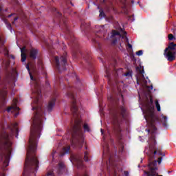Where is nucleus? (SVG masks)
Listing matches in <instances>:
<instances>
[{"instance_id": "f257e3e1", "label": "nucleus", "mask_w": 176, "mask_h": 176, "mask_svg": "<svg viewBox=\"0 0 176 176\" xmlns=\"http://www.w3.org/2000/svg\"><path fill=\"white\" fill-rule=\"evenodd\" d=\"M39 97L36 96L32 105V111H34V116L32 118V123L30 129V136L29 138V146L27 149L26 159L25 161L24 175H36V171L39 168V160L35 155L38 146V140L41 138V133L43 129V119L45 112L42 106L39 104Z\"/></svg>"}, {"instance_id": "f03ea898", "label": "nucleus", "mask_w": 176, "mask_h": 176, "mask_svg": "<svg viewBox=\"0 0 176 176\" xmlns=\"http://www.w3.org/2000/svg\"><path fill=\"white\" fill-rule=\"evenodd\" d=\"M67 97L72 100L71 111L73 115V120H72V128L69 134L72 135V146L76 149H81L85 142V138L83 137V129H82V120L79 117V111L78 104H76V99L74 92L69 91L67 94Z\"/></svg>"}, {"instance_id": "7ed1b4c3", "label": "nucleus", "mask_w": 176, "mask_h": 176, "mask_svg": "<svg viewBox=\"0 0 176 176\" xmlns=\"http://www.w3.org/2000/svg\"><path fill=\"white\" fill-rule=\"evenodd\" d=\"M52 12H56V17H57L59 20L60 27L61 30L67 34L69 36V39L70 42L72 43V47H74V50L73 52V57L74 58H78V57H82L84 60L89 64V65H91V55L90 54L89 52H82L81 51H76L78 49V42L75 40V36H74V34L69 28L68 27V24L67 23V18L65 16H63V14L60 13V12L57 11V8L52 7L51 9Z\"/></svg>"}, {"instance_id": "20e7f679", "label": "nucleus", "mask_w": 176, "mask_h": 176, "mask_svg": "<svg viewBox=\"0 0 176 176\" xmlns=\"http://www.w3.org/2000/svg\"><path fill=\"white\" fill-rule=\"evenodd\" d=\"M108 100L111 104V109L110 113L111 115V124L113 125L114 131L117 133L122 132V128H120V120L122 119H126L127 115V109L124 106L119 105V98L113 97L110 95L107 97Z\"/></svg>"}, {"instance_id": "39448f33", "label": "nucleus", "mask_w": 176, "mask_h": 176, "mask_svg": "<svg viewBox=\"0 0 176 176\" xmlns=\"http://www.w3.org/2000/svg\"><path fill=\"white\" fill-rule=\"evenodd\" d=\"M146 110L143 111L144 118H148L150 123L154 129H156L153 122L159 120V116L155 113V106L153 105V98L150 96V100L145 105Z\"/></svg>"}, {"instance_id": "423d86ee", "label": "nucleus", "mask_w": 176, "mask_h": 176, "mask_svg": "<svg viewBox=\"0 0 176 176\" xmlns=\"http://www.w3.org/2000/svg\"><path fill=\"white\" fill-rule=\"evenodd\" d=\"M10 85L9 78L2 80L0 77V112L5 111V105H6V96L8 94V87Z\"/></svg>"}, {"instance_id": "0eeeda50", "label": "nucleus", "mask_w": 176, "mask_h": 176, "mask_svg": "<svg viewBox=\"0 0 176 176\" xmlns=\"http://www.w3.org/2000/svg\"><path fill=\"white\" fill-rule=\"evenodd\" d=\"M85 149L86 151L83 153H78L75 155H72V159L78 168H82L83 167V160L85 162H90V153H89L87 146H85Z\"/></svg>"}, {"instance_id": "6e6552de", "label": "nucleus", "mask_w": 176, "mask_h": 176, "mask_svg": "<svg viewBox=\"0 0 176 176\" xmlns=\"http://www.w3.org/2000/svg\"><path fill=\"white\" fill-rule=\"evenodd\" d=\"M146 119V121L147 124H148L150 129H146V131L148 133H151V136L150 138L151 141H152V137H155V133H156V130H157V128H156V123H159V122L161 121V123H162L164 127H167V116L162 115L160 118L157 120H155L153 123L154 124V127H155V129H153V126H152V124H151V121L149 119H148V117H144Z\"/></svg>"}, {"instance_id": "1a4fd4ad", "label": "nucleus", "mask_w": 176, "mask_h": 176, "mask_svg": "<svg viewBox=\"0 0 176 176\" xmlns=\"http://www.w3.org/2000/svg\"><path fill=\"white\" fill-rule=\"evenodd\" d=\"M67 52L63 53V56L60 58L58 56H55L54 59V64L56 69L58 70V72H63V71L67 70Z\"/></svg>"}, {"instance_id": "9d476101", "label": "nucleus", "mask_w": 176, "mask_h": 176, "mask_svg": "<svg viewBox=\"0 0 176 176\" xmlns=\"http://www.w3.org/2000/svg\"><path fill=\"white\" fill-rule=\"evenodd\" d=\"M151 140L153 143L149 144V151L151 153V154L148 155L149 160H152L157 153H158V155H163L162 148L156 147V136H152Z\"/></svg>"}, {"instance_id": "9b49d317", "label": "nucleus", "mask_w": 176, "mask_h": 176, "mask_svg": "<svg viewBox=\"0 0 176 176\" xmlns=\"http://www.w3.org/2000/svg\"><path fill=\"white\" fill-rule=\"evenodd\" d=\"M6 12H8V9L3 10L2 5L0 4V17H1L2 20L4 21L5 24L7 26V28L10 30V31H12V24L8 22V20H6V19L7 17H12V16H16V13H12L8 15L6 14Z\"/></svg>"}, {"instance_id": "f8f14e48", "label": "nucleus", "mask_w": 176, "mask_h": 176, "mask_svg": "<svg viewBox=\"0 0 176 176\" xmlns=\"http://www.w3.org/2000/svg\"><path fill=\"white\" fill-rule=\"evenodd\" d=\"M148 170V171L144 172L146 176H163L162 175H159V173L156 172L157 171L156 161L149 162Z\"/></svg>"}, {"instance_id": "ddd939ff", "label": "nucleus", "mask_w": 176, "mask_h": 176, "mask_svg": "<svg viewBox=\"0 0 176 176\" xmlns=\"http://www.w3.org/2000/svg\"><path fill=\"white\" fill-rule=\"evenodd\" d=\"M7 112H11V113H14V117L17 118L19 116L20 112V108L17 107V99L14 98L12 100V106L8 107L6 109Z\"/></svg>"}, {"instance_id": "4468645a", "label": "nucleus", "mask_w": 176, "mask_h": 176, "mask_svg": "<svg viewBox=\"0 0 176 176\" xmlns=\"http://www.w3.org/2000/svg\"><path fill=\"white\" fill-rule=\"evenodd\" d=\"M106 75L104 76L108 79V83L110 86H112V79L114 77L115 79L118 78V70L115 69L113 72L107 67H105Z\"/></svg>"}, {"instance_id": "2eb2a0df", "label": "nucleus", "mask_w": 176, "mask_h": 176, "mask_svg": "<svg viewBox=\"0 0 176 176\" xmlns=\"http://www.w3.org/2000/svg\"><path fill=\"white\" fill-rule=\"evenodd\" d=\"M176 51L164 52V56L167 58L168 61H174L175 60Z\"/></svg>"}, {"instance_id": "dca6fc26", "label": "nucleus", "mask_w": 176, "mask_h": 176, "mask_svg": "<svg viewBox=\"0 0 176 176\" xmlns=\"http://www.w3.org/2000/svg\"><path fill=\"white\" fill-rule=\"evenodd\" d=\"M56 97H57V94L54 92V96L49 102L47 107L48 112H52V111H53V108H54V105H56Z\"/></svg>"}, {"instance_id": "f3484780", "label": "nucleus", "mask_w": 176, "mask_h": 176, "mask_svg": "<svg viewBox=\"0 0 176 176\" xmlns=\"http://www.w3.org/2000/svg\"><path fill=\"white\" fill-rule=\"evenodd\" d=\"M65 172V164L63 162H59L56 166V173L58 175H62Z\"/></svg>"}, {"instance_id": "a211bd4d", "label": "nucleus", "mask_w": 176, "mask_h": 176, "mask_svg": "<svg viewBox=\"0 0 176 176\" xmlns=\"http://www.w3.org/2000/svg\"><path fill=\"white\" fill-rule=\"evenodd\" d=\"M116 36H118V38H116ZM111 38H113V41L111 42L112 45H116L119 41V38H120V33L116 30H113Z\"/></svg>"}, {"instance_id": "6ab92c4d", "label": "nucleus", "mask_w": 176, "mask_h": 176, "mask_svg": "<svg viewBox=\"0 0 176 176\" xmlns=\"http://www.w3.org/2000/svg\"><path fill=\"white\" fill-rule=\"evenodd\" d=\"M96 29L98 30H96L95 34L96 36L98 38H102V36L105 37V33L104 32V25L101 26H96Z\"/></svg>"}, {"instance_id": "aec40b11", "label": "nucleus", "mask_w": 176, "mask_h": 176, "mask_svg": "<svg viewBox=\"0 0 176 176\" xmlns=\"http://www.w3.org/2000/svg\"><path fill=\"white\" fill-rule=\"evenodd\" d=\"M38 50L32 48L30 50V58H32V60L36 59V56H38Z\"/></svg>"}, {"instance_id": "412c9836", "label": "nucleus", "mask_w": 176, "mask_h": 176, "mask_svg": "<svg viewBox=\"0 0 176 176\" xmlns=\"http://www.w3.org/2000/svg\"><path fill=\"white\" fill-rule=\"evenodd\" d=\"M25 47H23V48H21V61H22V63H24V61H25L27 60V54H25Z\"/></svg>"}, {"instance_id": "4be33fe9", "label": "nucleus", "mask_w": 176, "mask_h": 176, "mask_svg": "<svg viewBox=\"0 0 176 176\" xmlns=\"http://www.w3.org/2000/svg\"><path fill=\"white\" fill-rule=\"evenodd\" d=\"M69 149H71V147L69 146H68L67 147H64L60 152V156L63 157L64 156V155L69 153Z\"/></svg>"}, {"instance_id": "5701e85b", "label": "nucleus", "mask_w": 176, "mask_h": 176, "mask_svg": "<svg viewBox=\"0 0 176 176\" xmlns=\"http://www.w3.org/2000/svg\"><path fill=\"white\" fill-rule=\"evenodd\" d=\"M4 56L7 57V58H10H10H12V60H14V56L9 55V51L6 48L4 49Z\"/></svg>"}, {"instance_id": "b1692460", "label": "nucleus", "mask_w": 176, "mask_h": 176, "mask_svg": "<svg viewBox=\"0 0 176 176\" xmlns=\"http://www.w3.org/2000/svg\"><path fill=\"white\" fill-rule=\"evenodd\" d=\"M26 69H28V71L29 72V75L30 76L31 80H34V82H36V80H35V78L32 76V74L31 73V70L30 69V64L26 65Z\"/></svg>"}, {"instance_id": "393cba45", "label": "nucleus", "mask_w": 176, "mask_h": 176, "mask_svg": "<svg viewBox=\"0 0 176 176\" xmlns=\"http://www.w3.org/2000/svg\"><path fill=\"white\" fill-rule=\"evenodd\" d=\"M87 27H89V25H86V23L83 22L81 23L80 28L82 31L87 30Z\"/></svg>"}, {"instance_id": "a878e982", "label": "nucleus", "mask_w": 176, "mask_h": 176, "mask_svg": "<svg viewBox=\"0 0 176 176\" xmlns=\"http://www.w3.org/2000/svg\"><path fill=\"white\" fill-rule=\"evenodd\" d=\"M83 129H84V131H87V133H89L90 131V126H89V124H87V123H85L83 124Z\"/></svg>"}, {"instance_id": "bb28decb", "label": "nucleus", "mask_w": 176, "mask_h": 176, "mask_svg": "<svg viewBox=\"0 0 176 176\" xmlns=\"http://www.w3.org/2000/svg\"><path fill=\"white\" fill-rule=\"evenodd\" d=\"M124 76H127V78H133V72L129 71L124 74Z\"/></svg>"}, {"instance_id": "cd10ccee", "label": "nucleus", "mask_w": 176, "mask_h": 176, "mask_svg": "<svg viewBox=\"0 0 176 176\" xmlns=\"http://www.w3.org/2000/svg\"><path fill=\"white\" fill-rule=\"evenodd\" d=\"M155 107L157 108V111L158 112H160L161 108H160V104H159V100H155Z\"/></svg>"}, {"instance_id": "c85d7f7f", "label": "nucleus", "mask_w": 176, "mask_h": 176, "mask_svg": "<svg viewBox=\"0 0 176 176\" xmlns=\"http://www.w3.org/2000/svg\"><path fill=\"white\" fill-rule=\"evenodd\" d=\"M144 69H139V73L140 74V76L143 80H145V76H144Z\"/></svg>"}, {"instance_id": "c756f323", "label": "nucleus", "mask_w": 176, "mask_h": 176, "mask_svg": "<svg viewBox=\"0 0 176 176\" xmlns=\"http://www.w3.org/2000/svg\"><path fill=\"white\" fill-rule=\"evenodd\" d=\"M168 38L169 39V41H175V36H174L173 34H169L168 35Z\"/></svg>"}, {"instance_id": "7c9ffc66", "label": "nucleus", "mask_w": 176, "mask_h": 176, "mask_svg": "<svg viewBox=\"0 0 176 176\" xmlns=\"http://www.w3.org/2000/svg\"><path fill=\"white\" fill-rule=\"evenodd\" d=\"M99 12H100V14H99L100 17H105V13L104 12V10H100Z\"/></svg>"}, {"instance_id": "2f4dec72", "label": "nucleus", "mask_w": 176, "mask_h": 176, "mask_svg": "<svg viewBox=\"0 0 176 176\" xmlns=\"http://www.w3.org/2000/svg\"><path fill=\"white\" fill-rule=\"evenodd\" d=\"M144 52L142 50H139L136 52L137 56H142Z\"/></svg>"}, {"instance_id": "473e14b6", "label": "nucleus", "mask_w": 176, "mask_h": 176, "mask_svg": "<svg viewBox=\"0 0 176 176\" xmlns=\"http://www.w3.org/2000/svg\"><path fill=\"white\" fill-rule=\"evenodd\" d=\"M5 44V41L2 39V37L0 36V46H2Z\"/></svg>"}, {"instance_id": "72a5a7b5", "label": "nucleus", "mask_w": 176, "mask_h": 176, "mask_svg": "<svg viewBox=\"0 0 176 176\" xmlns=\"http://www.w3.org/2000/svg\"><path fill=\"white\" fill-rule=\"evenodd\" d=\"M126 42H128V47L129 49H133V45L129 43V38H126Z\"/></svg>"}, {"instance_id": "f704fd0d", "label": "nucleus", "mask_w": 176, "mask_h": 176, "mask_svg": "<svg viewBox=\"0 0 176 176\" xmlns=\"http://www.w3.org/2000/svg\"><path fill=\"white\" fill-rule=\"evenodd\" d=\"M162 160H163V157H160L158 158V161H157L158 164H160V163H162Z\"/></svg>"}, {"instance_id": "c9c22d12", "label": "nucleus", "mask_w": 176, "mask_h": 176, "mask_svg": "<svg viewBox=\"0 0 176 176\" xmlns=\"http://www.w3.org/2000/svg\"><path fill=\"white\" fill-rule=\"evenodd\" d=\"M109 164H112V157L110 155V157H109Z\"/></svg>"}, {"instance_id": "e433bc0d", "label": "nucleus", "mask_w": 176, "mask_h": 176, "mask_svg": "<svg viewBox=\"0 0 176 176\" xmlns=\"http://www.w3.org/2000/svg\"><path fill=\"white\" fill-rule=\"evenodd\" d=\"M100 131H101L102 135H103L104 140H105V135H104V129H101Z\"/></svg>"}, {"instance_id": "4c0bfd02", "label": "nucleus", "mask_w": 176, "mask_h": 176, "mask_svg": "<svg viewBox=\"0 0 176 176\" xmlns=\"http://www.w3.org/2000/svg\"><path fill=\"white\" fill-rule=\"evenodd\" d=\"M38 65H41V68H43V64L41 60H38Z\"/></svg>"}, {"instance_id": "58836bf2", "label": "nucleus", "mask_w": 176, "mask_h": 176, "mask_svg": "<svg viewBox=\"0 0 176 176\" xmlns=\"http://www.w3.org/2000/svg\"><path fill=\"white\" fill-rule=\"evenodd\" d=\"M9 65H10V62L9 60H8L6 63V67L8 68V67H9Z\"/></svg>"}, {"instance_id": "ea45409f", "label": "nucleus", "mask_w": 176, "mask_h": 176, "mask_svg": "<svg viewBox=\"0 0 176 176\" xmlns=\"http://www.w3.org/2000/svg\"><path fill=\"white\" fill-rule=\"evenodd\" d=\"M124 176H129V171H124Z\"/></svg>"}, {"instance_id": "a19ab883", "label": "nucleus", "mask_w": 176, "mask_h": 176, "mask_svg": "<svg viewBox=\"0 0 176 176\" xmlns=\"http://www.w3.org/2000/svg\"><path fill=\"white\" fill-rule=\"evenodd\" d=\"M148 89H150V90H153V85H151V86H147Z\"/></svg>"}, {"instance_id": "79ce46f5", "label": "nucleus", "mask_w": 176, "mask_h": 176, "mask_svg": "<svg viewBox=\"0 0 176 176\" xmlns=\"http://www.w3.org/2000/svg\"><path fill=\"white\" fill-rule=\"evenodd\" d=\"M15 5H19V0H13Z\"/></svg>"}, {"instance_id": "37998d69", "label": "nucleus", "mask_w": 176, "mask_h": 176, "mask_svg": "<svg viewBox=\"0 0 176 176\" xmlns=\"http://www.w3.org/2000/svg\"><path fill=\"white\" fill-rule=\"evenodd\" d=\"M19 20V17L16 16L14 18V21H17Z\"/></svg>"}, {"instance_id": "c03bdc74", "label": "nucleus", "mask_w": 176, "mask_h": 176, "mask_svg": "<svg viewBox=\"0 0 176 176\" xmlns=\"http://www.w3.org/2000/svg\"><path fill=\"white\" fill-rule=\"evenodd\" d=\"M137 83L138 85H140V78H138V77H137Z\"/></svg>"}, {"instance_id": "a18cd8bd", "label": "nucleus", "mask_w": 176, "mask_h": 176, "mask_svg": "<svg viewBox=\"0 0 176 176\" xmlns=\"http://www.w3.org/2000/svg\"><path fill=\"white\" fill-rule=\"evenodd\" d=\"M131 3L132 4H134V0H131Z\"/></svg>"}, {"instance_id": "49530a36", "label": "nucleus", "mask_w": 176, "mask_h": 176, "mask_svg": "<svg viewBox=\"0 0 176 176\" xmlns=\"http://www.w3.org/2000/svg\"><path fill=\"white\" fill-rule=\"evenodd\" d=\"M164 153H162V155H160V156H165Z\"/></svg>"}, {"instance_id": "de8ad7c7", "label": "nucleus", "mask_w": 176, "mask_h": 176, "mask_svg": "<svg viewBox=\"0 0 176 176\" xmlns=\"http://www.w3.org/2000/svg\"><path fill=\"white\" fill-rule=\"evenodd\" d=\"M107 170H108V171H110L109 170V166H107Z\"/></svg>"}, {"instance_id": "09e8293b", "label": "nucleus", "mask_w": 176, "mask_h": 176, "mask_svg": "<svg viewBox=\"0 0 176 176\" xmlns=\"http://www.w3.org/2000/svg\"><path fill=\"white\" fill-rule=\"evenodd\" d=\"M107 148L108 152H109V148H108V146H107Z\"/></svg>"}, {"instance_id": "8fccbe9b", "label": "nucleus", "mask_w": 176, "mask_h": 176, "mask_svg": "<svg viewBox=\"0 0 176 176\" xmlns=\"http://www.w3.org/2000/svg\"><path fill=\"white\" fill-rule=\"evenodd\" d=\"M103 155H105V151H103Z\"/></svg>"}, {"instance_id": "3c124183", "label": "nucleus", "mask_w": 176, "mask_h": 176, "mask_svg": "<svg viewBox=\"0 0 176 176\" xmlns=\"http://www.w3.org/2000/svg\"><path fill=\"white\" fill-rule=\"evenodd\" d=\"M71 5H72V6H74V4H72V3H71Z\"/></svg>"}, {"instance_id": "603ef678", "label": "nucleus", "mask_w": 176, "mask_h": 176, "mask_svg": "<svg viewBox=\"0 0 176 176\" xmlns=\"http://www.w3.org/2000/svg\"><path fill=\"white\" fill-rule=\"evenodd\" d=\"M125 34H127L126 32L124 33Z\"/></svg>"}]
</instances>
